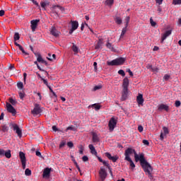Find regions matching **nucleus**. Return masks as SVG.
<instances>
[{
	"instance_id": "1",
	"label": "nucleus",
	"mask_w": 181,
	"mask_h": 181,
	"mask_svg": "<svg viewBox=\"0 0 181 181\" xmlns=\"http://www.w3.org/2000/svg\"><path fill=\"white\" fill-rule=\"evenodd\" d=\"M134 155V160L136 162H140V165L143 168L144 172L146 175H148L150 180H153V175L152 172L153 171V168L152 165L146 160L144 154L141 153L139 156L136 153V151L132 148H129L124 151V160L131 159L130 156L132 154Z\"/></svg>"
},
{
	"instance_id": "2",
	"label": "nucleus",
	"mask_w": 181,
	"mask_h": 181,
	"mask_svg": "<svg viewBox=\"0 0 181 181\" xmlns=\"http://www.w3.org/2000/svg\"><path fill=\"white\" fill-rule=\"evenodd\" d=\"M126 62V58L124 57H119L112 61H107V65L109 66H122Z\"/></svg>"
},
{
	"instance_id": "3",
	"label": "nucleus",
	"mask_w": 181,
	"mask_h": 181,
	"mask_svg": "<svg viewBox=\"0 0 181 181\" xmlns=\"http://www.w3.org/2000/svg\"><path fill=\"white\" fill-rule=\"evenodd\" d=\"M117 120L112 117L108 123V127L110 132H112L117 126Z\"/></svg>"
},
{
	"instance_id": "4",
	"label": "nucleus",
	"mask_w": 181,
	"mask_h": 181,
	"mask_svg": "<svg viewBox=\"0 0 181 181\" xmlns=\"http://www.w3.org/2000/svg\"><path fill=\"white\" fill-rule=\"evenodd\" d=\"M6 107L8 112L12 114L13 116H15L16 115V110L13 107L11 103L6 102Z\"/></svg>"
},
{
	"instance_id": "5",
	"label": "nucleus",
	"mask_w": 181,
	"mask_h": 181,
	"mask_svg": "<svg viewBox=\"0 0 181 181\" xmlns=\"http://www.w3.org/2000/svg\"><path fill=\"white\" fill-rule=\"evenodd\" d=\"M4 156H6V158H11V150L4 151V149L0 148V158H2Z\"/></svg>"
},
{
	"instance_id": "6",
	"label": "nucleus",
	"mask_w": 181,
	"mask_h": 181,
	"mask_svg": "<svg viewBox=\"0 0 181 181\" xmlns=\"http://www.w3.org/2000/svg\"><path fill=\"white\" fill-rule=\"evenodd\" d=\"M42 112L40 105L36 103L35 104L34 109L31 111V114L34 116H37Z\"/></svg>"
},
{
	"instance_id": "7",
	"label": "nucleus",
	"mask_w": 181,
	"mask_h": 181,
	"mask_svg": "<svg viewBox=\"0 0 181 181\" xmlns=\"http://www.w3.org/2000/svg\"><path fill=\"white\" fill-rule=\"evenodd\" d=\"M99 176L102 181H105V180L106 179V177L107 176V172L103 167H101L100 169Z\"/></svg>"
},
{
	"instance_id": "8",
	"label": "nucleus",
	"mask_w": 181,
	"mask_h": 181,
	"mask_svg": "<svg viewBox=\"0 0 181 181\" xmlns=\"http://www.w3.org/2000/svg\"><path fill=\"white\" fill-rule=\"evenodd\" d=\"M13 130L16 131V133L17 134V135L21 138L22 137L23 133H22V130L20 129V127H18V124H11Z\"/></svg>"
},
{
	"instance_id": "9",
	"label": "nucleus",
	"mask_w": 181,
	"mask_h": 181,
	"mask_svg": "<svg viewBox=\"0 0 181 181\" xmlns=\"http://www.w3.org/2000/svg\"><path fill=\"white\" fill-rule=\"evenodd\" d=\"M136 102H137L138 105H141V107H143L144 103V96L142 94H139L136 96Z\"/></svg>"
},
{
	"instance_id": "10",
	"label": "nucleus",
	"mask_w": 181,
	"mask_h": 181,
	"mask_svg": "<svg viewBox=\"0 0 181 181\" xmlns=\"http://www.w3.org/2000/svg\"><path fill=\"white\" fill-rule=\"evenodd\" d=\"M52 168H45L42 174L43 178H49L50 177V173H51Z\"/></svg>"
},
{
	"instance_id": "11",
	"label": "nucleus",
	"mask_w": 181,
	"mask_h": 181,
	"mask_svg": "<svg viewBox=\"0 0 181 181\" xmlns=\"http://www.w3.org/2000/svg\"><path fill=\"white\" fill-rule=\"evenodd\" d=\"M78 22L73 21L71 22V29L69 30V34H72L74 30H77L78 28Z\"/></svg>"
},
{
	"instance_id": "12",
	"label": "nucleus",
	"mask_w": 181,
	"mask_h": 181,
	"mask_svg": "<svg viewBox=\"0 0 181 181\" xmlns=\"http://www.w3.org/2000/svg\"><path fill=\"white\" fill-rule=\"evenodd\" d=\"M163 133L161 132L160 135V140L163 141L164 139V136H166L169 134L168 128L166 127H163Z\"/></svg>"
},
{
	"instance_id": "13",
	"label": "nucleus",
	"mask_w": 181,
	"mask_h": 181,
	"mask_svg": "<svg viewBox=\"0 0 181 181\" xmlns=\"http://www.w3.org/2000/svg\"><path fill=\"white\" fill-rule=\"evenodd\" d=\"M40 22L39 20H33L31 21V29L33 32H35L36 30V28H37V23Z\"/></svg>"
},
{
	"instance_id": "14",
	"label": "nucleus",
	"mask_w": 181,
	"mask_h": 181,
	"mask_svg": "<svg viewBox=\"0 0 181 181\" xmlns=\"http://www.w3.org/2000/svg\"><path fill=\"white\" fill-rule=\"evenodd\" d=\"M169 111V107L167 105L160 104L158 105V111Z\"/></svg>"
},
{
	"instance_id": "15",
	"label": "nucleus",
	"mask_w": 181,
	"mask_h": 181,
	"mask_svg": "<svg viewBox=\"0 0 181 181\" xmlns=\"http://www.w3.org/2000/svg\"><path fill=\"white\" fill-rule=\"evenodd\" d=\"M105 156L114 163H115L119 159V157L117 156H112L111 154L109 153H106Z\"/></svg>"
},
{
	"instance_id": "16",
	"label": "nucleus",
	"mask_w": 181,
	"mask_h": 181,
	"mask_svg": "<svg viewBox=\"0 0 181 181\" xmlns=\"http://www.w3.org/2000/svg\"><path fill=\"white\" fill-rule=\"evenodd\" d=\"M51 34L54 36V37H59L60 32H59L55 27H52L51 30H50Z\"/></svg>"
},
{
	"instance_id": "17",
	"label": "nucleus",
	"mask_w": 181,
	"mask_h": 181,
	"mask_svg": "<svg viewBox=\"0 0 181 181\" xmlns=\"http://www.w3.org/2000/svg\"><path fill=\"white\" fill-rule=\"evenodd\" d=\"M129 85V80L128 78H124V79H123V89H128Z\"/></svg>"
},
{
	"instance_id": "18",
	"label": "nucleus",
	"mask_w": 181,
	"mask_h": 181,
	"mask_svg": "<svg viewBox=\"0 0 181 181\" xmlns=\"http://www.w3.org/2000/svg\"><path fill=\"white\" fill-rule=\"evenodd\" d=\"M34 54L37 57V62L42 64L44 59H42L40 52H34Z\"/></svg>"
},
{
	"instance_id": "19",
	"label": "nucleus",
	"mask_w": 181,
	"mask_h": 181,
	"mask_svg": "<svg viewBox=\"0 0 181 181\" xmlns=\"http://www.w3.org/2000/svg\"><path fill=\"white\" fill-rule=\"evenodd\" d=\"M52 8L54 10V11L56 13L57 15H58V11L57 10V8H59L60 11H64V7L60 6V5H54L52 6Z\"/></svg>"
},
{
	"instance_id": "20",
	"label": "nucleus",
	"mask_w": 181,
	"mask_h": 181,
	"mask_svg": "<svg viewBox=\"0 0 181 181\" xmlns=\"http://www.w3.org/2000/svg\"><path fill=\"white\" fill-rule=\"evenodd\" d=\"M128 96V89H123L122 95V101L125 100Z\"/></svg>"
},
{
	"instance_id": "21",
	"label": "nucleus",
	"mask_w": 181,
	"mask_h": 181,
	"mask_svg": "<svg viewBox=\"0 0 181 181\" xmlns=\"http://www.w3.org/2000/svg\"><path fill=\"white\" fill-rule=\"evenodd\" d=\"M171 33H172V31H171V30H167V31L163 34V35L162 36L161 42L163 43V41L167 38V37H168L169 35H170Z\"/></svg>"
},
{
	"instance_id": "22",
	"label": "nucleus",
	"mask_w": 181,
	"mask_h": 181,
	"mask_svg": "<svg viewBox=\"0 0 181 181\" xmlns=\"http://www.w3.org/2000/svg\"><path fill=\"white\" fill-rule=\"evenodd\" d=\"M88 148H89V149L90 150L91 154L95 155L96 157H98V156H97V155H98L97 151H95V148H94V146H93V145L90 144V145L88 146Z\"/></svg>"
},
{
	"instance_id": "23",
	"label": "nucleus",
	"mask_w": 181,
	"mask_h": 181,
	"mask_svg": "<svg viewBox=\"0 0 181 181\" xmlns=\"http://www.w3.org/2000/svg\"><path fill=\"white\" fill-rule=\"evenodd\" d=\"M0 130H1V132H3L4 133H6L8 132L9 127L7 124H3L0 127Z\"/></svg>"
},
{
	"instance_id": "24",
	"label": "nucleus",
	"mask_w": 181,
	"mask_h": 181,
	"mask_svg": "<svg viewBox=\"0 0 181 181\" xmlns=\"http://www.w3.org/2000/svg\"><path fill=\"white\" fill-rule=\"evenodd\" d=\"M93 143H98V142H100V139L98 138V136L95 133L93 134Z\"/></svg>"
},
{
	"instance_id": "25",
	"label": "nucleus",
	"mask_w": 181,
	"mask_h": 181,
	"mask_svg": "<svg viewBox=\"0 0 181 181\" xmlns=\"http://www.w3.org/2000/svg\"><path fill=\"white\" fill-rule=\"evenodd\" d=\"M19 157L21 158V162H25L26 161V157H25V154L23 152H20L19 153Z\"/></svg>"
},
{
	"instance_id": "26",
	"label": "nucleus",
	"mask_w": 181,
	"mask_h": 181,
	"mask_svg": "<svg viewBox=\"0 0 181 181\" xmlns=\"http://www.w3.org/2000/svg\"><path fill=\"white\" fill-rule=\"evenodd\" d=\"M47 59L50 61L52 62L53 60L56 59V54H53L52 55V54H48V56L47 57Z\"/></svg>"
},
{
	"instance_id": "27",
	"label": "nucleus",
	"mask_w": 181,
	"mask_h": 181,
	"mask_svg": "<svg viewBox=\"0 0 181 181\" xmlns=\"http://www.w3.org/2000/svg\"><path fill=\"white\" fill-rule=\"evenodd\" d=\"M18 47L19 50H20L23 54H25V56H28V55H29V53L26 52L24 50V48H23L21 45H19Z\"/></svg>"
},
{
	"instance_id": "28",
	"label": "nucleus",
	"mask_w": 181,
	"mask_h": 181,
	"mask_svg": "<svg viewBox=\"0 0 181 181\" xmlns=\"http://www.w3.org/2000/svg\"><path fill=\"white\" fill-rule=\"evenodd\" d=\"M71 49L74 52L75 54L78 53V47L76 45H73L71 47Z\"/></svg>"
},
{
	"instance_id": "29",
	"label": "nucleus",
	"mask_w": 181,
	"mask_h": 181,
	"mask_svg": "<svg viewBox=\"0 0 181 181\" xmlns=\"http://www.w3.org/2000/svg\"><path fill=\"white\" fill-rule=\"evenodd\" d=\"M25 176H28V177L31 176L32 170H30L29 168H26L25 170Z\"/></svg>"
},
{
	"instance_id": "30",
	"label": "nucleus",
	"mask_w": 181,
	"mask_h": 181,
	"mask_svg": "<svg viewBox=\"0 0 181 181\" xmlns=\"http://www.w3.org/2000/svg\"><path fill=\"white\" fill-rule=\"evenodd\" d=\"M69 130L73 131V132H76V128L74 126L71 125V126H69L68 127H66V132H68Z\"/></svg>"
},
{
	"instance_id": "31",
	"label": "nucleus",
	"mask_w": 181,
	"mask_h": 181,
	"mask_svg": "<svg viewBox=\"0 0 181 181\" xmlns=\"http://www.w3.org/2000/svg\"><path fill=\"white\" fill-rule=\"evenodd\" d=\"M126 160H127L130 163V167L132 169H134L136 167V165H135L134 163L133 162V160H132V158L127 159Z\"/></svg>"
},
{
	"instance_id": "32",
	"label": "nucleus",
	"mask_w": 181,
	"mask_h": 181,
	"mask_svg": "<svg viewBox=\"0 0 181 181\" xmlns=\"http://www.w3.org/2000/svg\"><path fill=\"white\" fill-rule=\"evenodd\" d=\"M89 107H95V110L96 111H98V110H100L101 106L98 104H93V105H90Z\"/></svg>"
},
{
	"instance_id": "33",
	"label": "nucleus",
	"mask_w": 181,
	"mask_h": 181,
	"mask_svg": "<svg viewBox=\"0 0 181 181\" xmlns=\"http://www.w3.org/2000/svg\"><path fill=\"white\" fill-rule=\"evenodd\" d=\"M8 101L12 105H16L18 103L16 100H13L12 98H9Z\"/></svg>"
},
{
	"instance_id": "34",
	"label": "nucleus",
	"mask_w": 181,
	"mask_h": 181,
	"mask_svg": "<svg viewBox=\"0 0 181 181\" xmlns=\"http://www.w3.org/2000/svg\"><path fill=\"white\" fill-rule=\"evenodd\" d=\"M20 38H21V37H20L19 33H16L14 34V36H13V40H14V41L19 40Z\"/></svg>"
},
{
	"instance_id": "35",
	"label": "nucleus",
	"mask_w": 181,
	"mask_h": 181,
	"mask_svg": "<svg viewBox=\"0 0 181 181\" xmlns=\"http://www.w3.org/2000/svg\"><path fill=\"white\" fill-rule=\"evenodd\" d=\"M106 46H107V49H110V51L114 52L115 49H114V47L112 46V44H111V43L107 42V43L106 44Z\"/></svg>"
},
{
	"instance_id": "36",
	"label": "nucleus",
	"mask_w": 181,
	"mask_h": 181,
	"mask_svg": "<svg viewBox=\"0 0 181 181\" xmlns=\"http://www.w3.org/2000/svg\"><path fill=\"white\" fill-rule=\"evenodd\" d=\"M102 44H103V42H102L101 40H99V41L98 42V43L96 44L95 47V49H100L102 46Z\"/></svg>"
},
{
	"instance_id": "37",
	"label": "nucleus",
	"mask_w": 181,
	"mask_h": 181,
	"mask_svg": "<svg viewBox=\"0 0 181 181\" xmlns=\"http://www.w3.org/2000/svg\"><path fill=\"white\" fill-rule=\"evenodd\" d=\"M115 22L118 24V25H121L122 23V20L120 18V17H116L115 18Z\"/></svg>"
},
{
	"instance_id": "38",
	"label": "nucleus",
	"mask_w": 181,
	"mask_h": 181,
	"mask_svg": "<svg viewBox=\"0 0 181 181\" xmlns=\"http://www.w3.org/2000/svg\"><path fill=\"white\" fill-rule=\"evenodd\" d=\"M18 95H19V98H20L21 100H23L24 98L25 97V93H23V92H19V93H18Z\"/></svg>"
},
{
	"instance_id": "39",
	"label": "nucleus",
	"mask_w": 181,
	"mask_h": 181,
	"mask_svg": "<svg viewBox=\"0 0 181 181\" xmlns=\"http://www.w3.org/2000/svg\"><path fill=\"white\" fill-rule=\"evenodd\" d=\"M118 74H119V75H121L122 76H123V77L125 76V72H124V71L123 69H119V70L118 71Z\"/></svg>"
},
{
	"instance_id": "40",
	"label": "nucleus",
	"mask_w": 181,
	"mask_h": 181,
	"mask_svg": "<svg viewBox=\"0 0 181 181\" xmlns=\"http://www.w3.org/2000/svg\"><path fill=\"white\" fill-rule=\"evenodd\" d=\"M105 3L107 6H112L114 3V0H106Z\"/></svg>"
},
{
	"instance_id": "41",
	"label": "nucleus",
	"mask_w": 181,
	"mask_h": 181,
	"mask_svg": "<svg viewBox=\"0 0 181 181\" xmlns=\"http://www.w3.org/2000/svg\"><path fill=\"white\" fill-rule=\"evenodd\" d=\"M173 4L174 5H180L181 4V0H173Z\"/></svg>"
},
{
	"instance_id": "42",
	"label": "nucleus",
	"mask_w": 181,
	"mask_h": 181,
	"mask_svg": "<svg viewBox=\"0 0 181 181\" xmlns=\"http://www.w3.org/2000/svg\"><path fill=\"white\" fill-rule=\"evenodd\" d=\"M150 23H151V26H153V27H155L156 25V23L154 22L152 17H151V18H150Z\"/></svg>"
},
{
	"instance_id": "43",
	"label": "nucleus",
	"mask_w": 181,
	"mask_h": 181,
	"mask_svg": "<svg viewBox=\"0 0 181 181\" xmlns=\"http://www.w3.org/2000/svg\"><path fill=\"white\" fill-rule=\"evenodd\" d=\"M34 64H35V65H37V69H38L40 71H45V70L42 69L38 65L37 61L34 62Z\"/></svg>"
},
{
	"instance_id": "44",
	"label": "nucleus",
	"mask_w": 181,
	"mask_h": 181,
	"mask_svg": "<svg viewBox=\"0 0 181 181\" xmlns=\"http://www.w3.org/2000/svg\"><path fill=\"white\" fill-rule=\"evenodd\" d=\"M102 163H103V165H105V166H107L109 168L110 173H112L110 165L106 161H105V160H103V162H102Z\"/></svg>"
},
{
	"instance_id": "45",
	"label": "nucleus",
	"mask_w": 181,
	"mask_h": 181,
	"mask_svg": "<svg viewBox=\"0 0 181 181\" xmlns=\"http://www.w3.org/2000/svg\"><path fill=\"white\" fill-rule=\"evenodd\" d=\"M17 87L19 89H22L23 88V83L22 82H19L17 83Z\"/></svg>"
},
{
	"instance_id": "46",
	"label": "nucleus",
	"mask_w": 181,
	"mask_h": 181,
	"mask_svg": "<svg viewBox=\"0 0 181 181\" xmlns=\"http://www.w3.org/2000/svg\"><path fill=\"white\" fill-rule=\"evenodd\" d=\"M47 1H45L44 2H41L40 4H41V7L43 8H45L46 6H47Z\"/></svg>"
},
{
	"instance_id": "47",
	"label": "nucleus",
	"mask_w": 181,
	"mask_h": 181,
	"mask_svg": "<svg viewBox=\"0 0 181 181\" xmlns=\"http://www.w3.org/2000/svg\"><path fill=\"white\" fill-rule=\"evenodd\" d=\"M83 151H84V148H83V146L82 145H81L79 146V153L80 154H83Z\"/></svg>"
},
{
	"instance_id": "48",
	"label": "nucleus",
	"mask_w": 181,
	"mask_h": 181,
	"mask_svg": "<svg viewBox=\"0 0 181 181\" xmlns=\"http://www.w3.org/2000/svg\"><path fill=\"white\" fill-rule=\"evenodd\" d=\"M66 145H68V147L70 148H72L74 147V143H72V141H68V143H66Z\"/></svg>"
},
{
	"instance_id": "49",
	"label": "nucleus",
	"mask_w": 181,
	"mask_h": 181,
	"mask_svg": "<svg viewBox=\"0 0 181 181\" xmlns=\"http://www.w3.org/2000/svg\"><path fill=\"white\" fill-rule=\"evenodd\" d=\"M127 29L126 28H123L120 37H122L125 35V33H127Z\"/></svg>"
},
{
	"instance_id": "50",
	"label": "nucleus",
	"mask_w": 181,
	"mask_h": 181,
	"mask_svg": "<svg viewBox=\"0 0 181 181\" xmlns=\"http://www.w3.org/2000/svg\"><path fill=\"white\" fill-rule=\"evenodd\" d=\"M66 141L64 140H62V141H61V144L59 145V148H63L65 145H66Z\"/></svg>"
},
{
	"instance_id": "51",
	"label": "nucleus",
	"mask_w": 181,
	"mask_h": 181,
	"mask_svg": "<svg viewBox=\"0 0 181 181\" xmlns=\"http://www.w3.org/2000/svg\"><path fill=\"white\" fill-rule=\"evenodd\" d=\"M175 105L177 108H179V107L181 105V102L180 100H176Z\"/></svg>"
},
{
	"instance_id": "52",
	"label": "nucleus",
	"mask_w": 181,
	"mask_h": 181,
	"mask_svg": "<svg viewBox=\"0 0 181 181\" xmlns=\"http://www.w3.org/2000/svg\"><path fill=\"white\" fill-rule=\"evenodd\" d=\"M170 78V75H164L163 76V79L165 81H168L169 79Z\"/></svg>"
},
{
	"instance_id": "53",
	"label": "nucleus",
	"mask_w": 181,
	"mask_h": 181,
	"mask_svg": "<svg viewBox=\"0 0 181 181\" xmlns=\"http://www.w3.org/2000/svg\"><path fill=\"white\" fill-rule=\"evenodd\" d=\"M82 160L83 162H86V161L89 160V158H88V157L87 156H84L82 157Z\"/></svg>"
},
{
	"instance_id": "54",
	"label": "nucleus",
	"mask_w": 181,
	"mask_h": 181,
	"mask_svg": "<svg viewBox=\"0 0 181 181\" xmlns=\"http://www.w3.org/2000/svg\"><path fill=\"white\" fill-rule=\"evenodd\" d=\"M142 143L144 144V145H146L147 146L150 145L148 140H143Z\"/></svg>"
},
{
	"instance_id": "55",
	"label": "nucleus",
	"mask_w": 181,
	"mask_h": 181,
	"mask_svg": "<svg viewBox=\"0 0 181 181\" xmlns=\"http://www.w3.org/2000/svg\"><path fill=\"white\" fill-rule=\"evenodd\" d=\"M41 80L43 81L44 84H45L48 88H49V86L48 85L47 79H44V78H41Z\"/></svg>"
},
{
	"instance_id": "56",
	"label": "nucleus",
	"mask_w": 181,
	"mask_h": 181,
	"mask_svg": "<svg viewBox=\"0 0 181 181\" xmlns=\"http://www.w3.org/2000/svg\"><path fill=\"white\" fill-rule=\"evenodd\" d=\"M126 71H127V73H129V75H130V76H134V74H133V72L131 71L130 69H127L126 70Z\"/></svg>"
},
{
	"instance_id": "57",
	"label": "nucleus",
	"mask_w": 181,
	"mask_h": 181,
	"mask_svg": "<svg viewBox=\"0 0 181 181\" xmlns=\"http://www.w3.org/2000/svg\"><path fill=\"white\" fill-rule=\"evenodd\" d=\"M138 131H139V132H143V131H144V127H143V126H141V125L139 126V127H138Z\"/></svg>"
},
{
	"instance_id": "58",
	"label": "nucleus",
	"mask_w": 181,
	"mask_h": 181,
	"mask_svg": "<svg viewBox=\"0 0 181 181\" xmlns=\"http://www.w3.org/2000/svg\"><path fill=\"white\" fill-rule=\"evenodd\" d=\"M101 88H102L101 86H96L94 87L93 90L95 91V90H100Z\"/></svg>"
},
{
	"instance_id": "59",
	"label": "nucleus",
	"mask_w": 181,
	"mask_h": 181,
	"mask_svg": "<svg viewBox=\"0 0 181 181\" xmlns=\"http://www.w3.org/2000/svg\"><path fill=\"white\" fill-rule=\"evenodd\" d=\"M5 15V11L1 9L0 10V17H2Z\"/></svg>"
},
{
	"instance_id": "60",
	"label": "nucleus",
	"mask_w": 181,
	"mask_h": 181,
	"mask_svg": "<svg viewBox=\"0 0 181 181\" xmlns=\"http://www.w3.org/2000/svg\"><path fill=\"white\" fill-rule=\"evenodd\" d=\"M35 155L40 158H42V155H41V153L39 152L38 151H36L35 152Z\"/></svg>"
},
{
	"instance_id": "61",
	"label": "nucleus",
	"mask_w": 181,
	"mask_h": 181,
	"mask_svg": "<svg viewBox=\"0 0 181 181\" xmlns=\"http://www.w3.org/2000/svg\"><path fill=\"white\" fill-rule=\"evenodd\" d=\"M52 130L55 132L59 131L58 128L55 125L52 126Z\"/></svg>"
},
{
	"instance_id": "62",
	"label": "nucleus",
	"mask_w": 181,
	"mask_h": 181,
	"mask_svg": "<svg viewBox=\"0 0 181 181\" xmlns=\"http://www.w3.org/2000/svg\"><path fill=\"white\" fill-rule=\"evenodd\" d=\"M146 69H147L152 70V69H153V65H151V64H148V65L146 66Z\"/></svg>"
},
{
	"instance_id": "63",
	"label": "nucleus",
	"mask_w": 181,
	"mask_h": 181,
	"mask_svg": "<svg viewBox=\"0 0 181 181\" xmlns=\"http://www.w3.org/2000/svg\"><path fill=\"white\" fill-rule=\"evenodd\" d=\"M152 71L153 72H158L159 71V69L156 68V67H153L152 69H151Z\"/></svg>"
},
{
	"instance_id": "64",
	"label": "nucleus",
	"mask_w": 181,
	"mask_h": 181,
	"mask_svg": "<svg viewBox=\"0 0 181 181\" xmlns=\"http://www.w3.org/2000/svg\"><path fill=\"white\" fill-rule=\"evenodd\" d=\"M93 66H94V69H95V71H97V62H94V63H93Z\"/></svg>"
}]
</instances>
